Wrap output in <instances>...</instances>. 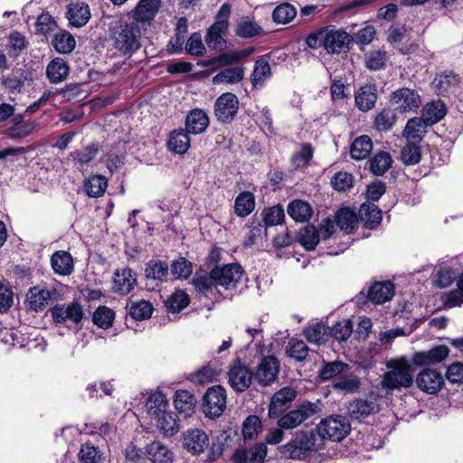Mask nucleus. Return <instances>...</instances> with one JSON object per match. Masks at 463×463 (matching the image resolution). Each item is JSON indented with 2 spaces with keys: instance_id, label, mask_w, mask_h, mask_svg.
<instances>
[{
  "instance_id": "nucleus-29",
  "label": "nucleus",
  "mask_w": 463,
  "mask_h": 463,
  "mask_svg": "<svg viewBox=\"0 0 463 463\" xmlns=\"http://www.w3.org/2000/svg\"><path fill=\"white\" fill-rule=\"evenodd\" d=\"M192 284L197 293L207 298L213 296L217 287L215 280L212 278V271L208 274L204 270L195 272Z\"/></svg>"
},
{
  "instance_id": "nucleus-44",
  "label": "nucleus",
  "mask_w": 463,
  "mask_h": 463,
  "mask_svg": "<svg viewBox=\"0 0 463 463\" xmlns=\"http://www.w3.org/2000/svg\"><path fill=\"white\" fill-rule=\"evenodd\" d=\"M298 239L307 250H313L320 241V235L314 225H307L298 232Z\"/></svg>"
},
{
  "instance_id": "nucleus-56",
  "label": "nucleus",
  "mask_w": 463,
  "mask_h": 463,
  "mask_svg": "<svg viewBox=\"0 0 463 463\" xmlns=\"http://www.w3.org/2000/svg\"><path fill=\"white\" fill-rule=\"evenodd\" d=\"M261 32L262 29L259 24L247 18L239 22L235 30L236 35L241 38H251L260 34Z\"/></svg>"
},
{
  "instance_id": "nucleus-59",
  "label": "nucleus",
  "mask_w": 463,
  "mask_h": 463,
  "mask_svg": "<svg viewBox=\"0 0 463 463\" xmlns=\"http://www.w3.org/2000/svg\"><path fill=\"white\" fill-rule=\"evenodd\" d=\"M189 304V297L183 290H177L173 293L166 300L167 309L173 313L179 312Z\"/></svg>"
},
{
  "instance_id": "nucleus-42",
  "label": "nucleus",
  "mask_w": 463,
  "mask_h": 463,
  "mask_svg": "<svg viewBox=\"0 0 463 463\" xmlns=\"http://www.w3.org/2000/svg\"><path fill=\"white\" fill-rule=\"evenodd\" d=\"M370 171L374 175H383L392 166V158L386 151H380L370 159Z\"/></svg>"
},
{
  "instance_id": "nucleus-40",
  "label": "nucleus",
  "mask_w": 463,
  "mask_h": 463,
  "mask_svg": "<svg viewBox=\"0 0 463 463\" xmlns=\"http://www.w3.org/2000/svg\"><path fill=\"white\" fill-rule=\"evenodd\" d=\"M373 149V142L366 135L356 137L351 145L350 155L354 160L366 158Z\"/></svg>"
},
{
  "instance_id": "nucleus-38",
  "label": "nucleus",
  "mask_w": 463,
  "mask_h": 463,
  "mask_svg": "<svg viewBox=\"0 0 463 463\" xmlns=\"http://www.w3.org/2000/svg\"><path fill=\"white\" fill-rule=\"evenodd\" d=\"M288 213L295 221L304 222L312 217L313 209L305 201L294 200L288 206Z\"/></svg>"
},
{
  "instance_id": "nucleus-25",
  "label": "nucleus",
  "mask_w": 463,
  "mask_h": 463,
  "mask_svg": "<svg viewBox=\"0 0 463 463\" xmlns=\"http://www.w3.org/2000/svg\"><path fill=\"white\" fill-rule=\"evenodd\" d=\"M51 265L54 273L61 276L70 275L74 270L73 259L66 250L55 251L51 257Z\"/></svg>"
},
{
  "instance_id": "nucleus-52",
  "label": "nucleus",
  "mask_w": 463,
  "mask_h": 463,
  "mask_svg": "<svg viewBox=\"0 0 463 463\" xmlns=\"http://www.w3.org/2000/svg\"><path fill=\"white\" fill-rule=\"evenodd\" d=\"M244 71L241 68L234 67L228 68L221 71L213 78V84H221V83H237L241 81L243 78Z\"/></svg>"
},
{
  "instance_id": "nucleus-47",
  "label": "nucleus",
  "mask_w": 463,
  "mask_h": 463,
  "mask_svg": "<svg viewBox=\"0 0 463 463\" xmlns=\"http://www.w3.org/2000/svg\"><path fill=\"white\" fill-rule=\"evenodd\" d=\"M108 187V181L101 175H94L90 176L84 184L86 194L90 197L101 196Z\"/></svg>"
},
{
  "instance_id": "nucleus-61",
  "label": "nucleus",
  "mask_w": 463,
  "mask_h": 463,
  "mask_svg": "<svg viewBox=\"0 0 463 463\" xmlns=\"http://www.w3.org/2000/svg\"><path fill=\"white\" fill-rule=\"evenodd\" d=\"M114 312L108 307H99L93 313V323L100 328H109L114 320Z\"/></svg>"
},
{
  "instance_id": "nucleus-57",
  "label": "nucleus",
  "mask_w": 463,
  "mask_h": 463,
  "mask_svg": "<svg viewBox=\"0 0 463 463\" xmlns=\"http://www.w3.org/2000/svg\"><path fill=\"white\" fill-rule=\"evenodd\" d=\"M79 458L80 463H103L102 453L99 450V448L89 443L81 446Z\"/></svg>"
},
{
  "instance_id": "nucleus-63",
  "label": "nucleus",
  "mask_w": 463,
  "mask_h": 463,
  "mask_svg": "<svg viewBox=\"0 0 463 463\" xmlns=\"http://www.w3.org/2000/svg\"><path fill=\"white\" fill-rule=\"evenodd\" d=\"M458 83V76L452 72L439 75L433 80L434 88L439 93L447 92L449 88L456 86Z\"/></svg>"
},
{
  "instance_id": "nucleus-9",
  "label": "nucleus",
  "mask_w": 463,
  "mask_h": 463,
  "mask_svg": "<svg viewBox=\"0 0 463 463\" xmlns=\"http://www.w3.org/2000/svg\"><path fill=\"white\" fill-rule=\"evenodd\" d=\"M243 269L239 264H228L212 269V278L217 286L225 289L234 288L241 280Z\"/></svg>"
},
{
  "instance_id": "nucleus-45",
  "label": "nucleus",
  "mask_w": 463,
  "mask_h": 463,
  "mask_svg": "<svg viewBox=\"0 0 463 463\" xmlns=\"http://www.w3.org/2000/svg\"><path fill=\"white\" fill-rule=\"evenodd\" d=\"M255 207V197L250 192L241 193L234 203V212L240 217H246L252 213Z\"/></svg>"
},
{
  "instance_id": "nucleus-48",
  "label": "nucleus",
  "mask_w": 463,
  "mask_h": 463,
  "mask_svg": "<svg viewBox=\"0 0 463 463\" xmlns=\"http://www.w3.org/2000/svg\"><path fill=\"white\" fill-rule=\"evenodd\" d=\"M157 418V427L165 436H174L179 430L176 415L173 412L165 411Z\"/></svg>"
},
{
  "instance_id": "nucleus-36",
  "label": "nucleus",
  "mask_w": 463,
  "mask_h": 463,
  "mask_svg": "<svg viewBox=\"0 0 463 463\" xmlns=\"http://www.w3.org/2000/svg\"><path fill=\"white\" fill-rule=\"evenodd\" d=\"M196 403L194 396L186 390H178L174 396L175 408L185 415H191Z\"/></svg>"
},
{
  "instance_id": "nucleus-62",
  "label": "nucleus",
  "mask_w": 463,
  "mask_h": 463,
  "mask_svg": "<svg viewBox=\"0 0 463 463\" xmlns=\"http://www.w3.org/2000/svg\"><path fill=\"white\" fill-rule=\"evenodd\" d=\"M313 157V148L309 144H303L301 148L291 156V163L296 168L306 167Z\"/></svg>"
},
{
  "instance_id": "nucleus-31",
  "label": "nucleus",
  "mask_w": 463,
  "mask_h": 463,
  "mask_svg": "<svg viewBox=\"0 0 463 463\" xmlns=\"http://www.w3.org/2000/svg\"><path fill=\"white\" fill-rule=\"evenodd\" d=\"M147 458L153 463H172L173 452L162 442L154 441L146 446Z\"/></svg>"
},
{
  "instance_id": "nucleus-11",
  "label": "nucleus",
  "mask_w": 463,
  "mask_h": 463,
  "mask_svg": "<svg viewBox=\"0 0 463 463\" xmlns=\"http://www.w3.org/2000/svg\"><path fill=\"white\" fill-rule=\"evenodd\" d=\"M314 436L300 431L296 433L294 438L284 446V453L291 458L300 459L305 458L307 453L315 448Z\"/></svg>"
},
{
  "instance_id": "nucleus-20",
  "label": "nucleus",
  "mask_w": 463,
  "mask_h": 463,
  "mask_svg": "<svg viewBox=\"0 0 463 463\" xmlns=\"http://www.w3.org/2000/svg\"><path fill=\"white\" fill-rule=\"evenodd\" d=\"M160 5L161 0H139L133 10V21L143 25L149 23L157 14Z\"/></svg>"
},
{
  "instance_id": "nucleus-23",
  "label": "nucleus",
  "mask_w": 463,
  "mask_h": 463,
  "mask_svg": "<svg viewBox=\"0 0 463 463\" xmlns=\"http://www.w3.org/2000/svg\"><path fill=\"white\" fill-rule=\"evenodd\" d=\"M377 101V90L373 84L359 88L354 95L355 106L363 112L371 110Z\"/></svg>"
},
{
  "instance_id": "nucleus-37",
  "label": "nucleus",
  "mask_w": 463,
  "mask_h": 463,
  "mask_svg": "<svg viewBox=\"0 0 463 463\" xmlns=\"http://www.w3.org/2000/svg\"><path fill=\"white\" fill-rule=\"evenodd\" d=\"M396 121L395 110L391 108H384L375 115L373 128L379 132H387L392 129Z\"/></svg>"
},
{
  "instance_id": "nucleus-24",
  "label": "nucleus",
  "mask_w": 463,
  "mask_h": 463,
  "mask_svg": "<svg viewBox=\"0 0 463 463\" xmlns=\"http://www.w3.org/2000/svg\"><path fill=\"white\" fill-rule=\"evenodd\" d=\"M209 126L207 113L200 109L191 110L185 118V129L190 134H201Z\"/></svg>"
},
{
  "instance_id": "nucleus-39",
  "label": "nucleus",
  "mask_w": 463,
  "mask_h": 463,
  "mask_svg": "<svg viewBox=\"0 0 463 463\" xmlns=\"http://www.w3.org/2000/svg\"><path fill=\"white\" fill-rule=\"evenodd\" d=\"M357 214L349 208H342L335 213L337 226L346 233H351L357 227Z\"/></svg>"
},
{
  "instance_id": "nucleus-55",
  "label": "nucleus",
  "mask_w": 463,
  "mask_h": 463,
  "mask_svg": "<svg viewBox=\"0 0 463 463\" xmlns=\"http://www.w3.org/2000/svg\"><path fill=\"white\" fill-rule=\"evenodd\" d=\"M421 158L420 147L417 142L408 141L401 153V159L405 165H415Z\"/></svg>"
},
{
  "instance_id": "nucleus-27",
  "label": "nucleus",
  "mask_w": 463,
  "mask_h": 463,
  "mask_svg": "<svg viewBox=\"0 0 463 463\" xmlns=\"http://www.w3.org/2000/svg\"><path fill=\"white\" fill-rule=\"evenodd\" d=\"M67 18L74 27L85 25L90 18V7L87 4L77 2L68 6Z\"/></svg>"
},
{
  "instance_id": "nucleus-14",
  "label": "nucleus",
  "mask_w": 463,
  "mask_h": 463,
  "mask_svg": "<svg viewBox=\"0 0 463 463\" xmlns=\"http://www.w3.org/2000/svg\"><path fill=\"white\" fill-rule=\"evenodd\" d=\"M52 316L57 323L79 324L83 317L82 307L79 303L58 305L52 307Z\"/></svg>"
},
{
  "instance_id": "nucleus-34",
  "label": "nucleus",
  "mask_w": 463,
  "mask_h": 463,
  "mask_svg": "<svg viewBox=\"0 0 463 463\" xmlns=\"http://www.w3.org/2000/svg\"><path fill=\"white\" fill-rule=\"evenodd\" d=\"M190 142L187 130L175 129L170 133L167 146L169 150L183 155L190 147Z\"/></svg>"
},
{
  "instance_id": "nucleus-16",
  "label": "nucleus",
  "mask_w": 463,
  "mask_h": 463,
  "mask_svg": "<svg viewBox=\"0 0 463 463\" xmlns=\"http://www.w3.org/2000/svg\"><path fill=\"white\" fill-rule=\"evenodd\" d=\"M296 396V391L290 387L282 388L275 392L269 407V416L278 418Z\"/></svg>"
},
{
  "instance_id": "nucleus-1",
  "label": "nucleus",
  "mask_w": 463,
  "mask_h": 463,
  "mask_svg": "<svg viewBox=\"0 0 463 463\" xmlns=\"http://www.w3.org/2000/svg\"><path fill=\"white\" fill-rule=\"evenodd\" d=\"M142 31L140 24L132 21L119 23L112 28L113 46L124 55L131 56L141 46Z\"/></svg>"
},
{
  "instance_id": "nucleus-19",
  "label": "nucleus",
  "mask_w": 463,
  "mask_h": 463,
  "mask_svg": "<svg viewBox=\"0 0 463 463\" xmlns=\"http://www.w3.org/2000/svg\"><path fill=\"white\" fill-rule=\"evenodd\" d=\"M449 353V349L445 345L432 347L424 352H418L413 356V361L418 365H433L444 361Z\"/></svg>"
},
{
  "instance_id": "nucleus-26",
  "label": "nucleus",
  "mask_w": 463,
  "mask_h": 463,
  "mask_svg": "<svg viewBox=\"0 0 463 463\" xmlns=\"http://www.w3.org/2000/svg\"><path fill=\"white\" fill-rule=\"evenodd\" d=\"M358 218L365 228L374 229L382 222V211L373 203H364L360 206Z\"/></svg>"
},
{
  "instance_id": "nucleus-46",
  "label": "nucleus",
  "mask_w": 463,
  "mask_h": 463,
  "mask_svg": "<svg viewBox=\"0 0 463 463\" xmlns=\"http://www.w3.org/2000/svg\"><path fill=\"white\" fill-rule=\"evenodd\" d=\"M187 28L188 23L186 18H179L176 24L175 38L171 39L167 45L169 52L177 53L182 52Z\"/></svg>"
},
{
  "instance_id": "nucleus-2",
  "label": "nucleus",
  "mask_w": 463,
  "mask_h": 463,
  "mask_svg": "<svg viewBox=\"0 0 463 463\" xmlns=\"http://www.w3.org/2000/svg\"><path fill=\"white\" fill-rule=\"evenodd\" d=\"M231 13V5L222 4L215 15L214 23L209 27L205 35V43L210 49L216 51L225 49L227 44L225 36L229 29Z\"/></svg>"
},
{
  "instance_id": "nucleus-7",
  "label": "nucleus",
  "mask_w": 463,
  "mask_h": 463,
  "mask_svg": "<svg viewBox=\"0 0 463 463\" xmlns=\"http://www.w3.org/2000/svg\"><path fill=\"white\" fill-rule=\"evenodd\" d=\"M239 111V99L232 92H225L219 96L213 107L216 119L222 124L232 122Z\"/></svg>"
},
{
  "instance_id": "nucleus-51",
  "label": "nucleus",
  "mask_w": 463,
  "mask_h": 463,
  "mask_svg": "<svg viewBox=\"0 0 463 463\" xmlns=\"http://www.w3.org/2000/svg\"><path fill=\"white\" fill-rule=\"evenodd\" d=\"M360 386L359 378L354 373L344 374L335 379L332 387L344 392H354Z\"/></svg>"
},
{
  "instance_id": "nucleus-54",
  "label": "nucleus",
  "mask_w": 463,
  "mask_h": 463,
  "mask_svg": "<svg viewBox=\"0 0 463 463\" xmlns=\"http://www.w3.org/2000/svg\"><path fill=\"white\" fill-rule=\"evenodd\" d=\"M153 313V306L146 300L132 302L129 306V315L135 320L147 319Z\"/></svg>"
},
{
  "instance_id": "nucleus-17",
  "label": "nucleus",
  "mask_w": 463,
  "mask_h": 463,
  "mask_svg": "<svg viewBox=\"0 0 463 463\" xmlns=\"http://www.w3.org/2000/svg\"><path fill=\"white\" fill-rule=\"evenodd\" d=\"M267 456V446L258 443L252 449H238L232 455L234 463H263Z\"/></svg>"
},
{
  "instance_id": "nucleus-60",
  "label": "nucleus",
  "mask_w": 463,
  "mask_h": 463,
  "mask_svg": "<svg viewBox=\"0 0 463 463\" xmlns=\"http://www.w3.org/2000/svg\"><path fill=\"white\" fill-rule=\"evenodd\" d=\"M296 14L297 10L293 5L283 4L274 9L272 17L275 23L285 24L293 20Z\"/></svg>"
},
{
  "instance_id": "nucleus-58",
  "label": "nucleus",
  "mask_w": 463,
  "mask_h": 463,
  "mask_svg": "<svg viewBox=\"0 0 463 463\" xmlns=\"http://www.w3.org/2000/svg\"><path fill=\"white\" fill-rule=\"evenodd\" d=\"M327 335V327L320 323L310 325L304 330L305 337L315 344H322L326 342Z\"/></svg>"
},
{
  "instance_id": "nucleus-10",
  "label": "nucleus",
  "mask_w": 463,
  "mask_h": 463,
  "mask_svg": "<svg viewBox=\"0 0 463 463\" xmlns=\"http://www.w3.org/2000/svg\"><path fill=\"white\" fill-rule=\"evenodd\" d=\"M390 101L402 112H412L420 107L421 99L417 90L410 88H401L391 94Z\"/></svg>"
},
{
  "instance_id": "nucleus-3",
  "label": "nucleus",
  "mask_w": 463,
  "mask_h": 463,
  "mask_svg": "<svg viewBox=\"0 0 463 463\" xmlns=\"http://www.w3.org/2000/svg\"><path fill=\"white\" fill-rule=\"evenodd\" d=\"M389 371L382 381L383 388L388 390H400L409 388L413 383L411 367L405 361H391L387 364Z\"/></svg>"
},
{
  "instance_id": "nucleus-5",
  "label": "nucleus",
  "mask_w": 463,
  "mask_h": 463,
  "mask_svg": "<svg viewBox=\"0 0 463 463\" xmlns=\"http://www.w3.org/2000/svg\"><path fill=\"white\" fill-rule=\"evenodd\" d=\"M227 402V393L222 385H214L207 389L203 396V412L209 418L220 417Z\"/></svg>"
},
{
  "instance_id": "nucleus-32",
  "label": "nucleus",
  "mask_w": 463,
  "mask_h": 463,
  "mask_svg": "<svg viewBox=\"0 0 463 463\" xmlns=\"http://www.w3.org/2000/svg\"><path fill=\"white\" fill-rule=\"evenodd\" d=\"M70 71L69 65L62 58L52 59L46 68L48 80L54 84L63 81Z\"/></svg>"
},
{
  "instance_id": "nucleus-18",
  "label": "nucleus",
  "mask_w": 463,
  "mask_h": 463,
  "mask_svg": "<svg viewBox=\"0 0 463 463\" xmlns=\"http://www.w3.org/2000/svg\"><path fill=\"white\" fill-rule=\"evenodd\" d=\"M184 447L193 454H200L209 446L207 434L199 429L188 430L184 434Z\"/></svg>"
},
{
  "instance_id": "nucleus-35",
  "label": "nucleus",
  "mask_w": 463,
  "mask_h": 463,
  "mask_svg": "<svg viewBox=\"0 0 463 463\" xmlns=\"http://www.w3.org/2000/svg\"><path fill=\"white\" fill-rule=\"evenodd\" d=\"M445 115V104L441 100H436L427 103L423 107L420 118L424 119L427 124L432 126L441 120Z\"/></svg>"
},
{
  "instance_id": "nucleus-49",
  "label": "nucleus",
  "mask_w": 463,
  "mask_h": 463,
  "mask_svg": "<svg viewBox=\"0 0 463 463\" xmlns=\"http://www.w3.org/2000/svg\"><path fill=\"white\" fill-rule=\"evenodd\" d=\"M74 37L67 31H61L52 39V46L61 53H70L75 48Z\"/></svg>"
},
{
  "instance_id": "nucleus-12",
  "label": "nucleus",
  "mask_w": 463,
  "mask_h": 463,
  "mask_svg": "<svg viewBox=\"0 0 463 463\" xmlns=\"http://www.w3.org/2000/svg\"><path fill=\"white\" fill-rule=\"evenodd\" d=\"M279 372V360L271 355L263 357L253 373L254 379L262 386L270 385L278 377Z\"/></svg>"
},
{
  "instance_id": "nucleus-33",
  "label": "nucleus",
  "mask_w": 463,
  "mask_h": 463,
  "mask_svg": "<svg viewBox=\"0 0 463 463\" xmlns=\"http://www.w3.org/2000/svg\"><path fill=\"white\" fill-rule=\"evenodd\" d=\"M429 126L430 125L420 117L411 118L407 121L403 130V137H406L408 141L419 143L426 132V128Z\"/></svg>"
},
{
  "instance_id": "nucleus-15",
  "label": "nucleus",
  "mask_w": 463,
  "mask_h": 463,
  "mask_svg": "<svg viewBox=\"0 0 463 463\" xmlns=\"http://www.w3.org/2000/svg\"><path fill=\"white\" fill-rule=\"evenodd\" d=\"M321 35L324 36V48L332 53L345 51L351 42V36L343 30L326 29Z\"/></svg>"
},
{
  "instance_id": "nucleus-43",
  "label": "nucleus",
  "mask_w": 463,
  "mask_h": 463,
  "mask_svg": "<svg viewBox=\"0 0 463 463\" xmlns=\"http://www.w3.org/2000/svg\"><path fill=\"white\" fill-rule=\"evenodd\" d=\"M167 405L165 395L162 392H156L147 398L146 408L149 415L158 417L166 411Z\"/></svg>"
},
{
  "instance_id": "nucleus-50",
  "label": "nucleus",
  "mask_w": 463,
  "mask_h": 463,
  "mask_svg": "<svg viewBox=\"0 0 463 463\" xmlns=\"http://www.w3.org/2000/svg\"><path fill=\"white\" fill-rule=\"evenodd\" d=\"M347 368L348 364L341 361L323 362L318 376L322 381H328L342 373Z\"/></svg>"
},
{
  "instance_id": "nucleus-53",
  "label": "nucleus",
  "mask_w": 463,
  "mask_h": 463,
  "mask_svg": "<svg viewBox=\"0 0 463 463\" xmlns=\"http://www.w3.org/2000/svg\"><path fill=\"white\" fill-rule=\"evenodd\" d=\"M168 265L161 260H150L146 267V277L150 279L163 281L168 275Z\"/></svg>"
},
{
  "instance_id": "nucleus-8",
  "label": "nucleus",
  "mask_w": 463,
  "mask_h": 463,
  "mask_svg": "<svg viewBox=\"0 0 463 463\" xmlns=\"http://www.w3.org/2000/svg\"><path fill=\"white\" fill-rule=\"evenodd\" d=\"M230 386L237 392L246 391L253 380V371L240 360L234 361L227 373Z\"/></svg>"
},
{
  "instance_id": "nucleus-4",
  "label": "nucleus",
  "mask_w": 463,
  "mask_h": 463,
  "mask_svg": "<svg viewBox=\"0 0 463 463\" xmlns=\"http://www.w3.org/2000/svg\"><path fill=\"white\" fill-rule=\"evenodd\" d=\"M319 411V402H304L296 410L282 416L279 420V426L285 430L294 429Z\"/></svg>"
},
{
  "instance_id": "nucleus-28",
  "label": "nucleus",
  "mask_w": 463,
  "mask_h": 463,
  "mask_svg": "<svg viewBox=\"0 0 463 463\" xmlns=\"http://www.w3.org/2000/svg\"><path fill=\"white\" fill-rule=\"evenodd\" d=\"M378 411V405L373 401L358 399L352 402L348 406L350 417L356 420H363L369 415Z\"/></svg>"
},
{
  "instance_id": "nucleus-64",
  "label": "nucleus",
  "mask_w": 463,
  "mask_h": 463,
  "mask_svg": "<svg viewBox=\"0 0 463 463\" xmlns=\"http://www.w3.org/2000/svg\"><path fill=\"white\" fill-rule=\"evenodd\" d=\"M261 420L256 415L248 416L242 424L244 439H252L261 430Z\"/></svg>"
},
{
  "instance_id": "nucleus-6",
  "label": "nucleus",
  "mask_w": 463,
  "mask_h": 463,
  "mask_svg": "<svg viewBox=\"0 0 463 463\" xmlns=\"http://www.w3.org/2000/svg\"><path fill=\"white\" fill-rule=\"evenodd\" d=\"M349 430L350 424L342 416H330L323 420L317 427V431L321 438L329 439L334 441L343 439Z\"/></svg>"
},
{
  "instance_id": "nucleus-30",
  "label": "nucleus",
  "mask_w": 463,
  "mask_h": 463,
  "mask_svg": "<svg viewBox=\"0 0 463 463\" xmlns=\"http://www.w3.org/2000/svg\"><path fill=\"white\" fill-rule=\"evenodd\" d=\"M394 294V286L390 281L375 282L368 290V298L375 304L389 301Z\"/></svg>"
},
{
  "instance_id": "nucleus-21",
  "label": "nucleus",
  "mask_w": 463,
  "mask_h": 463,
  "mask_svg": "<svg viewBox=\"0 0 463 463\" xmlns=\"http://www.w3.org/2000/svg\"><path fill=\"white\" fill-rule=\"evenodd\" d=\"M137 284L136 273L125 268L121 270H117L114 274L113 289L120 295L128 294Z\"/></svg>"
},
{
  "instance_id": "nucleus-13",
  "label": "nucleus",
  "mask_w": 463,
  "mask_h": 463,
  "mask_svg": "<svg viewBox=\"0 0 463 463\" xmlns=\"http://www.w3.org/2000/svg\"><path fill=\"white\" fill-rule=\"evenodd\" d=\"M415 382L420 391L429 394L439 392L444 384L441 373L430 368L422 369L417 374Z\"/></svg>"
},
{
  "instance_id": "nucleus-22",
  "label": "nucleus",
  "mask_w": 463,
  "mask_h": 463,
  "mask_svg": "<svg viewBox=\"0 0 463 463\" xmlns=\"http://www.w3.org/2000/svg\"><path fill=\"white\" fill-rule=\"evenodd\" d=\"M55 291L34 287L29 289L26 294V303L30 309L33 311L43 310L51 301Z\"/></svg>"
},
{
  "instance_id": "nucleus-41",
  "label": "nucleus",
  "mask_w": 463,
  "mask_h": 463,
  "mask_svg": "<svg viewBox=\"0 0 463 463\" xmlns=\"http://www.w3.org/2000/svg\"><path fill=\"white\" fill-rule=\"evenodd\" d=\"M99 147L96 144L89 145L81 149L75 150L71 153L72 163L80 169H83L97 156Z\"/></svg>"
}]
</instances>
